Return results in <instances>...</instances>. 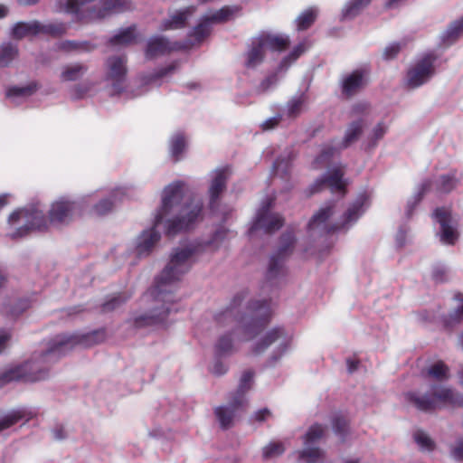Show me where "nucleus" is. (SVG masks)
<instances>
[{"label":"nucleus","instance_id":"obj_1","mask_svg":"<svg viewBox=\"0 0 463 463\" xmlns=\"http://www.w3.org/2000/svg\"><path fill=\"white\" fill-rule=\"evenodd\" d=\"M230 233V230L222 226L204 244L189 242L175 248L156 284L141 298V310L132 317L134 326L144 327L163 324L175 301V285L190 269L194 257L205 249L216 250Z\"/></svg>","mask_w":463,"mask_h":463},{"label":"nucleus","instance_id":"obj_2","mask_svg":"<svg viewBox=\"0 0 463 463\" xmlns=\"http://www.w3.org/2000/svg\"><path fill=\"white\" fill-rule=\"evenodd\" d=\"M104 339V332L68 333L56 335L46 351L34 354L29 360L8 367L0 376V383H35L45 380L49 376L50 365L61 355L78 345L90 347L103 342Z\"/></svg>","mask_w":463,"mask_h":463},{"label":"nucleus","instance_id":"obj_3","mask_svg":"<svg viewBox=\"0 0 463 463\" xmlns=\"http://www.w3.org/2000/svg\"><path fill=\"white\" fill-rule=\"evenodd\" d=\"M202 209L201 200L191 197L184 183L173 182L162 190L156 225H163L169 235L187 231L201 220Z\"/></svg>","mask_w":463,"mask_h":463},{"label":"nucleus","instance_id":"obj_4","mask_svg":"<svg viewBox=\"0 0 463 463\" xmlns=\"http://www.w3.org/2000/svg\"><path fill=\"white\" fill-rule=\"evenodd\" d=\"M132 7L128 0H58L56 9L75 14L80 20L94 21Z\"/></svg>","mask_w":463,"mask_h":463},{"label":"nucleus","instance_id":"obj_5","mask_svg":"<svg viewBox=\"0 0 463 463\" xmlns=\"http://www.w3.org/2000/svg\"><path fill=\"white\" fill-rule=\"evenodd\" d=\"M364 203L365 199L357 200L337 222H332L330 220L334 213L333 207L331 205L323 207L310 220L308 230L313 236H317L341 229H348L364 213Z\"/></svg>","mask_w":463,"mask_h":463},{"label":"nucleus","instance_id":"obj_6","mask_svg":"<svg viewBox=\"0 0 463 463\" xmlns=\"http://www.w3.org/2000/svg\"><path fill=\"white\" fill-rule=\"evenodd\" d=\"M288 45V35L261 33L251 39L244 55V66L248 70H256L263 63L268 51L282 52Z\"/></svg>","mask_w":463,"mask_h":463},{"label":"nucleus","instance_id":"obj_7","mask_svg":"<svg viewBox=\"0 0 463 463\" xmlns=\"http://www.w3.org/2000/svg\"><path fill=\"white\" fill-rule=\"evenodd\" d=\"M50 225L49 215L46 217L38 205L15 210L8 217L12 238L22 237L33 230H46Z\"/></svg>","mask_w":463,"mask_h":463},{"label":"nucleus","instance_id":"obj_8","mask_svg":"<svg viewBox=\"0 0 463 463\" xmlns=\"http://www.w3.org/2000/svg\"><path fill=\"white\" fill-rule=\"evenodd\" d=\"M293 334L283 327H274L269 330L256 344L255 352L260 354L268 347L272 346L270 359L278 362L290 349Z\"/></svg>","mask_w":463,"mask_h":463},{"label":"nucleus","instance_id":"obj_9","mask_svg":"<svg viewBox=\"0 0 463 463\" xmlns=\"http://www.w3.org/2000/svg\"><path fill=\"white\" fill-rule=\"evenodd\" d=\"M250 313H247L237 319L235 334L242 341L251 339L257 333L260 320L266 319L270 309L266 302H252L249 306Z\"/></svg>","mask_w":463,"mask_h":463},{"label":"nucleus","instance_id":"obj_10","mask_svg":"<svg viewBox=\"0 0 463 463\" xmlns=\"http://www.w3.org/2000/svg\"><path fill=\"white\" fill-rule=\"evenodd\" d=\"M48 213L51 225L63 227L79 215V203L71 196L62 195L51 203Z\"/></svg>","mask_w":463,"mask_h":463},{"label":"nucleus","instance_id":"obj_11","mask_svg":"<svg viewBox=\"0 0 463 463\" xmlns=\"http://www.w3.org/2000/svg\"><path fill=\"white\" fill-rule=\"evenodd\" d=\"M410 400L420 411H430L459 403L453 391L443 385L433 387L431 397L410 394Z\"/></svg>","mask_w":463,"mask_h":463},{"label":"nucleus","instance_id":"obj_12","mask_svg":"<svg viewBox=\"0 0 463 463\" xmlns=\"http://www.w3.org/2000/svg\"><path fill=\"white\" fill-rule=\"evenodd\" d=\"M127 59L124 56H111L105 63V81L111 94H118L124 89L127 79Z\"/></svg>","mask_w":463,"mask_h":463},{"label":"nucleus","instance_id":"obj_13","mask_svg":"<svg viewBox=\"0 0 463 463\" xmlns=\"http://www.w3.org/2000/svg\"><path fill=\"white\" fill-rule=\"evenodd\" d=\"M434 62L435 57L430 54L418 59L407 71L406 86L415 89L428 82L435 74Z\"/></svg>","mask_w":463,"mask_h":463},{"label":"nucleus","instance_id":"obj_14","mask_svg":"<svg viewBox=\"0 0 463 463\" xmlns=\"http://www.w3.org/2000/svg\"><path fill=\"white\" fill-rule=\"evenodd\" d=\"M241 13L238 5H226L219 10L209 11L201 20V23L194 29V35L201 41L210 32V24L228 22Z\"/></svg>","mask_w":463,"mask_h":463},{"label":"nucleus","instance_id":"obj_15","mask_svg":"<svg viewBox=\"0 0 463 463\" xmlns=\"http://www.w3.org/2000/svg\"><path fill=\"white\" fill-rule=\"evenodd\" d=\"M325 432L323 426L312 425L303 437L304 448L296 452L299 463H316L323 456V452L315 444L322 438Z\"/></svg>","mask_w":463,"mask_h":463},{"label":"nucleus","instance_id":"obj_16","mask_svg":"<svg viewBox=\"0 0 463 463\" xmlns=\"http://www.w3.org/2000/svg\"><path fill=\"white\" fill-rule=\"evenodd\" d=\"M364 128V123L362 120L352 122L346 128L345 136L342 140H335L331 145L325 146L319 157L318 161H326L335 153L341 149H345L355 142L361 136Z\"/></svg>","mask_w":463,"mask_h":463},{"label":"nucleus","instance_id":"obj_17","mask_svg":"<svg viewBox=\"0 0 463 463\" xmlns=\"http://www.w3.org/2000/svg\"><path fill=\"white\" fill-rule=\"evenodd\" d=\"M433 216L440 224V241L446 244H453L458 237V218L446 207L437 208Z\"/></svg>","mask_w":463,"mask_h":463},{"label":"nucleus","instance_id":"obj_18","mask_svg":"<svg viewBox=\"0 0 463 463\" xmlns=\"http://www.w3.org/2000/svg\"><path fill=\"white\" fill-rule=\"evenodd\" d=\"M283 224V219L279 214L272 213L268 208H261L256 216L252 230L262 229L265 232H274Z\"/></svg>","mask_w":463,"mask_h":463},{"label":"nucleus","instance_id":"obj_19","mask_svg":"<svg viewBox=\"0 0 463 463\" xmlns=\"http://www.w3.org/2000/svg\"><path fill=\"white\" fill-rule=\"evenodd\" d=\"M159 225L154 224V227L143 231L134 241L135 250L137 255H146L160 239V234L156 231Z\"/></svg>","mask_w":463,"mask_h":463},{"label":"nucleus","instance_id":"obj_20","mask_svg":"<svg viewBox=\"0 0 463 463\" xmlns=\"http://www.w3.org/2000/svg\"><path fill=\"white\" fill-rule=\"evenodd\" d=\"M42 24L36 20L29 22H17L12 28L10 36L16 40L33 37L41 33Z\"/></svg>","mask_w":463,"mask_h":463},{"label":"nucleus","instance_id":"obj_21","mask_svg":"<svg viewBox=\"0 0 463 463\" xmlns=\"http://www.w3.org/2000/svg\"><path fill=\"white\" fill-rule=\"evenodd\" d=\"M367 82L366 73L364 71H354L343 80V90L347 95L363 88Z\"/></svg>","mask_w":463,"mask_h":463},{"label":"nucleus","instance_id":"obj_22","mask_svg":"<svg viewBox=\"0 0 463 463\" xmlns=\"http://www.w3.org/2000/svg\"><path fill=\"white\" fill-rule=\"evenodd\" d=\"M88 68L82 63H70L61 68L59 78L62 82L75 81L81 79Z\"/></svg>","mask_w":463,"mask_h":463},{"label":"nucleus","instance_id":"obj_23","mask_svg":"<svg viewBox=\"0 0 463 463\" xmlns=\"http://www.w3.org/2000/svg\"><path fill=\"white\" fill-rule=\"evenodd\" d=\"M227 175L224 170H216L212 174L209 187L210 203L213 205L225 188Z\"/></svg>","mask_w":463,"mask_h":463},{"label":"nucleus","instance_id":"obj_24","mask_svg":"<svg viewBox=\"0 0 463 463\" xmlns=\"http://www.w3.org/2000/svg\"><path fill=\"white\" fill-rule=\"evenodd\" d=\"M172 49L173 47L171 43L165 38L154 37L151 38L147 43L146 56L149 59H153L169 52Z\"/></svg>","mask_w":463,"mask_h":463},{"label":"nucleus","instance_id":"obj_25","mask_svg":"<svg viewBox=\"0 0 463 463\" xmlns=\"http://www.w3.org/2000/svg\"><path fill=\"white\" fill-rule=\"evenodd\" d=\"M343 175L344 171L341 167H333L328 170L323 182L326 184L333 192H342L346 185Z\"/></svg>","mask_w":463,"mask_h":463},{"label":"nucleus","instance_id":"obj_26","mask_svg":"<svg viewBox=\"0 0 463 463\" xmlns=\"http://www.w3.org/2000/svg\"><path fill=\"white\" fill-rule=\"evenodd\" d=\"M194 11V8L191 6L175 13L164 23V29H178L184 26Z\"/></svg>","mask_w":463,"mask_h":463},{"label":"nucleus","instance_id":"obj_27","mask_svg":"<svg viewBox=\"0 0 463 463\" xmlns=\"http://www.w3.org/2000/svg\"><path fill=\"white\" fill-rule=\"evenodd\" d=\"M176 70V64L173 63L167 67L155 72L144 74L140 77L139 82L141 86L157 85L159 79L172 74Z\"/></svg>","mask_w":463,"mask_h":463},{"label":"nucleus","instance_id":"obj_28","mask_svg":"<svg viewBox=\"0 0 463 463\" xmlns=\"http://www.w3.org/2000/svg\"><path fill=\"white\" fill-rule=\"evenodd\" d=\"M291 156L278 158L273 165L274 182L287 179L290 173Z\"/></svg>","mask_w":463,"mask_h":463},{"label":"nucleus","instance_id":"obj_29","mask_svg":"<svg viewBox=\"0 0 463 463\" xmlns=\"http://www.w3.org/2000/svg\"><path fill=\"white\" fill-rule=\"evenodd\" d=\"M307 101V97L303 93L293 97L290 100H288L284 113L288 118H295L298 116L305 109Z\"/></svg>","mask_w":463,"mask_h":463},{"label":"nucleus","instance_id":"obj_30","mask_svg":"<svg viewBox=\"0 0 463 463\" xmlns=\"http://www.w3.org/2000/svg\"><path fill=\"white\" fill-rule=\"evenodd\" d=\"M35 90L36 86L33 84L25 87H14L8 90L7 97L12 102L19 104L32 96Z\"/></svg>","mask_w":463,"mask_h":463},{"label":"nucleus","instance_id":"obj_31","mask_svg":"<svg viewBox=\"0 0 463 463\" xmlns=\"http://www.w3.org/2000/svg\"><path fill=\"white\" fill-rule=\"evenodd\" d=\"M318 10L316 7H309L303 11L296 19V25L298 31L310 27L317 17Z\"/></svg>","mask_w":463,"mask_h":463},{"label":"nucleus","instance_id":"obj_32","mask_svg":"<svg viewBox=\"0 0 463 463\" xmlns=\"http://www.w3.org/2000/svg\"><path fill=\"white\" fill-rule=\"evenodd\" d=\"M371 0H351L342 10V16L345 19H351L356 16L365 6L369 5Z\"/></svg>","mask_w":463,"mask_h":463},{"label":"nucleus","instance_id":"obj_33","mask_svg":"<svg viewBox=\"0 0 463 463\" xmlns=\"http://www.w3.org/2000/svg\"><path fill=\"white\" fill-rule=\"evenodd\" d=\"M237 411L228 405L221 406L215 409V415L222 428H229L233 422Z\"/></svg>","mask_w":463,"mask_h":463},{"label":"nucleus","instance_id":"obj_34","mask_svg":"<svg viewBox=\"0 0 463 463\" xmlns=\"http://www.w3.org/2000/svg\"><path fill=\"white\" fill-rule=\"evenodd\" d=\"M186 141L182 134H175L169 141L170 155L175 160H178L184 152Z\"/></svg>","mask_w":463,"mask_h":463},{"label":"nucleus","instance_id":"obj_35","mask_svg":"<svg viewBox=\"0 0 463 463\" xmlns=\"http://www.w3.org/2000/svg\"><path fill=\"white\" fill-rule=\"evenodd\" d=\"M18 55V49L12 43L0 46V67L8 65Z\"/></svg>","mask_w":463,"mask_h":463},{"label":"nucleus","instance_id":"obj_36","mask_svg":"<svg viewBox=\"0 0 463 463\" xmlns=\"http://www.w3.org/2000/svg\"><path fill=\"white\" fill-rule=\"evenodd\" d=\"M95 83L90 80H86L75 85L71 90V96L73 99H79L88 95L94 88Z\"/></svg>","mask_w":463,"mask_h":463},{"label":"nucleus","instance_id":"obj_37","mask_svg":"<svg viewBox=\"0 0 463 463\" xmlns=\"http://www.w3.org/2000/svg\"><path fill=\"white\" fill-rule=\"evenodd\" d=\"M135 39L134 30L132 28H127L119 31L112 39L111 43L113 45H127L131 43Z\"/></svg>","mask_w":463,"mask_h":463},{"label":"nucleus","instance_id":"obj_38","mask_svg":"<svg viewBox=\"0 0 463 463\" xmlns=\"http://www.w3.org/2000/svg\"><path fill=\"white\" fill-rule=\"evenodd\" d=\"M119 192L111 194L109 197L100 200L94 207V211L97 214L103 215L109 213L114 205Z\"/></svg>","mask_w":463,"mask_h":463},{"label":"nucleus","instance_id":"obj_39","mask_svg":"<svg viewBox=\"0 0 463 463\" xmlns=\"http://www.w3.org/2000/svg\"><path fill=\"white\" fill-rule=\"evenodd\" d=\"M427 373L434 380L448 378L449 369L442 362H437L428 368Z\"/></svg>","mask_w":463,"mask_h":463},{"label":"nucleus","instance_id":"obj_40","mask_svg":"<svg viewBox=\"0 0 463 463\" xmlns=\"http://www.w3.org/2000/svg\"><path fill=\"white\" fill-rule=\"evenodd\" d=\"M285 447L281 442H270L262 449V456L266 459L277 458L283 454Z\"/></svg>","mask_w":463,"mask_h":463},{"label":"nucleus","instance_id":"obj_41","mask_svg":"<svg viewBox=\"0 0 463 463\" xmlns=\"http://www.w3.org/2000/svg\"><path fill=\"white\" fill-rule=\"evenodd\" d=\"M463 33V19L452 23L445 33V39L449 43L454 42Z\"/></svg>","mask_w":463,"mask_h":463},{"label":"nucleus","instance_id":"obj_42","mask_svg":"<svg viewBox=\"0 0 463 463\" xmlns=\"http://www.w3.org/2000/svg\"><path fill=\"white\" fill-rule=\"evenodd\" d=\"M414 440L421 449L430 451L434 449V442L431 438L422 430H417L414 433Z\"/></svg>","mask_w":463,"mask_h":463},{"label":"nucleus","instance_id":"obj_43","mask_svg":"<svg viewBox=\"0 0 463 463\" xmlns=\"http://www.w3.org/2000/svg\"><path fill=\"white\" fill-rule=\"evenodd\" d=\"M67 30V25L63 23H48L42 24L41 33H47L51 35H61Z\"/></svg>","mask_w":463,"mask_h":463},{"label":"nucleus","instance_id":"obj_44","mask_svg":"<svg viewBox=\"0 0 463 463\" xmlns=\"http://www.w3.org/2000/svg\"><path fill=\"white\" fill-rule=\"evenodd\" d=\"M457 179L449 175H441L436 182L437 188L442 193L452 191L457 185Z\"/></svg>","mask_w":463,"mask_h":463},{"label":"nucleus","instance_id":"obj_45","mask_svg":"<svg viewBox=\"0 0 463 463\" xmlns=\"http://www.w3.org/2000/svg\"><path fill=\"white\" fill-rule=\"evenodd\" d=\"M23 417L21 411H12L0 419V432L18 422Z\"/></svg>","mask_w":463,"mask_h":463},{"label":"nucleus","instance_id":"obj_46","mask_svg":"<svg viewBox=\"0 0 463 463\" xmlns=\"http://www.w3.org/2000/svg\"><path fill=\"white\" fill-rule=\"evenodd\" d=\"M306 51L304 43H299L293 51L287 56L280 64V68H288L293 61H295Z\"/></svg>","mask_w":463,"mask_h":463},{"label":"nucleus","instance_id":"obj_47","mask_svg":"<svg viewBox=\"0 0 463 463\" xmlns=\"http://www.w3.org/2000/svg\"><path fill=\"white\" fill-rule=\"evenodd\" d=\"M216 349L220 354H226L232 352L233 349V342L231 335H222L217 343Z\"/></svg>","mask_w":463,"mask_h":463},{"label":"nucleus","instance_id":"obj_48","mask_svg":"<svg viewBox=\"0 0 463 463\" xmlns=\"http://www.w3.org/2000/svg\"><path fill=\"white\" fill-rule=\"evenodd\" d=\"M245 393L246 392H240V390L237 388L236 392L231 397L228 406L233 408L236 411L242 409L247 403Z\"/></svg>","mask_w":463,"mask_h":463},{"label":"nucleus","instance_id":"obj_49","mask_svg":"<svg viewBox=\"0 0 463 463\" xmlns=\"http://www.w3.org/2000/svg\"><path fill=\"white\" fill-rule=\"evenodd\" d=\"M333 428L341 439H344V437L348 433V423L343 417H336L334 420Z\"/></svg>","mask_w":463,"mask_h":463},{"label":"nucleus","instance_id":"obj_50","mask_svg":"<svg viewBox=\"0 0 463 463\" xmlns=\"http://www.w3.org/2000/svg\"><path fill=\"white\" fill-rule=\"evenodd\" d=\"M388 127L383 122L378 123L373 129L370 134V139L373 146H375L377 141L382 139L385 133L387 132Z\"/></svg>","mask_w":463,"mask_h":463},{"label":"nucleus","instance_id":"obj_51","mask_svg":"<svg viewBox=\"0 0 463 463\" xmlns=\"http://www.w3.org/2000/svg\"><path fill=\"white\" fill-rule=\"evenodd\" d=\"M430 182L426 181L420 184L417 193L408 201V207H414L422 198L423 194L430 189Z\"/></svg>","mask_w":463,"mask_h":463},{"label":"nucleus","instance_id":"obj_52","mask_svg":"<svg viewBox=\"0 0 463 463\" xmlns=\"http://www.w3.org/2000/svg\"><path fill=\"white\" fill-rule=\"evenodd\" d=\"M253 373L250 371L244 372L241 377L240 383L238 386L240 392H247L251 387Z\"/></svg>","mask_w":463,"mask_h":463},{"label":"nucleus","instance_id":"obj_53","mask_svg":"<svg viewBox=\"0 0 463 463\" xmlns=\"http://www.w3.org/2000/svg\"><path fill=\"white\" fill-rule=\"evenodd\" d=\"M400 51H401L400 43H392L384 48L383 55L384 59L391 60V59H393L394 57H396V55L399 53Z\"/></svg>","mask_w":463,"mask_h":463},{"label":"nucleus","instance_id":"obj_54","mask_svg":"<svg viewBox=\"0 0 463 463\" xmlns=\"http://www.w3.org/2000/svg\"><path fill=\"white\" fill-rule=\"evenodd\" d=\"M12 338V332L9 329H0V354L9 345Z\"/></svg>","mask_w":463,"mask_h":463},{"label":"nucleus","instance_id":"obj_55","mask_svg":"<svg viewBox=\"0 0 463 463\" xmlns=\"http://www.w3.org/2000/svg\"><path fill=\"white\" fill-rule=\"evenodd\" d=\"M282 269V260L280 258H271L269 265V276L270 278L276 277L279 271Z\"/></svg>","mask_w":463,"mask_h":463},{"label":"nucleus","instance_id":"obj_56","mask_svg":"<svg viewBox=\"0 0 463 463\" xmlns=\"http://www.w3.org/2000/svg\"><path fill=\"white\" fill-rule=\"evenodd\" d=\"M456 300L458 301V306L455 313L451 315L453 320L462 321L463 320V293H458L456 295Z\"/></svg>","mask_w":463,"mask_h":463},{"label":"nucleus","instance_id":"obj_57","mask_svg":"<svg viewBox=\"0 0 463 463\" xmlns=\"http://www.w3.org/2000/svg\"><path fill=\"white\" fill-rule=\"evenodd\" d=\"M409 239V230L407 228H401L395 234V242L398 247L404 246Z\"/></svg>","mask_w":463,"mask_h":463},{"label":"nucleus","instance_id":"obj_58","mask_svg":"<svg viewBox=\"0 0 463 463\" xmlns=\"http://www.w3.org/2000/svg\"><path fill=\"white\" fill-rule=\"evenodd\" d=\"M270 417H271V412L268 409H261L253 414L252 419L255 421L262 422V421L267 420Z\"/></svg>","mask_w":463,"mask_h":463},{"label":"nucleus","instance_id":"obj_59","mask_svg":"<svg viewBox=\"0 0 463 463\" xmlns=\"http://www.w3.org/2000/svg\"><path fill=\"white\" fill-rule=\"evenodd\" d=\"M451 456L456 459H463V441H458L453 446Z\"/></svg>","mask_w":463,"mask_h":463},{"label":"nucleus","instance_id":"obj_60","mask_svg":"<svg viewBox=\"0 0 463 463\" xmlns=\"http://www.w3.org/2000/svg\"><path fill=\"white\" fill-rule=\"evenodd\" d=\"M281 116H275L267 120H265L262 124V128L265 130L272 129L275 128L280 121Z\"/></svg>","mask_w":463,"mask_h":463},{"label":"nucleus","instance_id":"obj_61","mask_svg":"<svg viewBox=\"0 0 463 463\" xmlns=\"http://www.w3.org/2000/svg\"><path fill=\"white\" fill-rule=\"evenodd\" d=\"M52 435H53V438L57 440H61L68 436L67 431L62 427H58V428L53 429Z\"/></svg>","mask_w":463,"mask_h":463},{"label":"nucleus","instance_id":"obj_62","mask_svg":"<svg viewBox=\"0 0 463 463\" xmlns=\"http://www.w3.org/2000/svg\"><path fill=\"white\" fill-rule=\"evenodd\" d=\"M226 371L227 367L220 362L215 363L212 368L213 373L216 375H222L225 373Z\"/></svg>","mask_w":463,"mask_h":463},{"label":"nucleus","instance_id":"obj_63","mask_svg":"<svg viewBox=\"0 0 463 463\" xmlns=\"http://www.w3.org/2000/svg\"><path fill=\"white\" fill-rule=\"evenodd\" d=\"M277 81V79L275 76L268 77L266 80H264L260 85V88L262 91L267 90L271 85L275 84Z\"/></svg>","mask_w":463,"mask_h":463},{"label":"nucleus","instance_id":"obj_64","mask_svg":"<svg viewBox=\"0 0 463 463\" xmlns=\"http://www.w3.org/2000/svg\"><path fill=\"white\" fill-rule=\"evenodd\" d=\"M119 304V301L118 298H114L113 300H111L110 302H108L104 305V310L105 311H109V310H112L114 309Z\"/></svg>","mask_w":463,"mask_h":463}]
</instances>
